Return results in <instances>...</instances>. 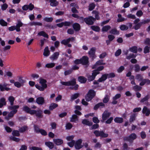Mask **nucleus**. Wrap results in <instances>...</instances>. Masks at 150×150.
<instances>
[{
	"label": "nucleus",
	"mask_w": 150,
	"mask_h": 150,
	"mask_svg": "<svg viewBox=\"0 0 150 150\" xmlns=\"http://www.w3.org/2000/svg\"><path fill=\"white\" fill-rule=\"evenodd\" d=\"M63 23L64 25L66 26H69L72 24V22L69 21H65L64 22H63Z\"/></svg>",
	"instance_id": "680f3d73"
},
{
	"label": "nucleus",
	"mask_w": 150,
	"mask_h": 150,
	"mask_svg": "<svg viewBox=\"0 0 150 150\" xmlns=\"http://www.w3.org/2000/svg\"><path fill=\"white\" fill-rule=\"evenodd\" d=\"M137 137V135L134 133L131 134L129 137H125L123 138L124 141H129L130 142H132L134 140L136 139Z\"/></svg>",
	"instance_id": "20e7f679"
},
{
	"label": "nucleus",
	"mask_w": 150,
	"mask_h": 150,
	"mask_svg": "<svg viewBox=\"0 0 150 150\" xmlns=\"http://www.w3.org/2000/svg\"><path fill=\"white\" fill-rule=\"evenodd\" d=\"M96 5L93 3L90 4L89 6L88 9L89 11L92 10L95 7Z\"/></svg>",
	"instance_id": "8fccbe9b"
},
{
	"label": "nucleus",
	"mask_w": 150,
	"mask_h": 150,
	"mask_svg": "<svg viewBox=\"0 0 150 150\" xmlns=\"http://www.w3.org/2000/svg\"><path fill=\"white\" fill-rule=\"evenodd\" d=\"M15 98L12 96H11L8 97V100L10 103V106H14V101L15 100Z\"/></svg>",
	"instance_id": "cd10ccee"
},
{
	"label": "nucleus",
	"mask_w": 150,
	"mask_h": 150,
	"mask_svg": "<svg viewBox=\"0 0 150 150\" xmlns=\"http://www.w3.org/2000/svg\"><path fill=\"white\" fill-rule=\"evenodd\" d=\"M100 73V72L97 71H93L92 75H88V80L90 81L93 80L97 74Z\"/></svg>",
	"instance_id": "1a4fd4ad"
},
{
	"label": "nucleus",
	"mask_w": 150,
	"mask_h": 150,
	"mask_svg": "<svg viewBox=\"0 0 150 150\" xmlns=\"http://www.w3.org/2000/svg\"><path fill=\"white\" fill-rule=\"evenodd\" d=\"M23 110L25 112L29 113L31 115H33L35 112V110H31L26 105L24 106L23 108Z\"/></svg>",
	"instance_id": "9d476101"
},
{
	"label": "nucleus",
	"mask_w": 150,
	"mask_h": 150,
	"mask_svg": "<svg viewBox=\"0 0 150 150\" xmlns=\"http://www.w3.org/2000/svg\"><path fill=\"white\" fill-rule=\"evenodd\" d=\"M23 23L21 22V21L20 20H18L17 23L16 24V31L17 32H19L21 31L20 27L23 26Z\"/></svg>",
	"instance_id": "6ab92c4d"
},
{
	"label": "nucleus",
	"mask_w": 150,
	"mask_h": 150,
	"mask_svg": "<svg viewBox=\"0 0 150 150\" xmlns=\"http://www.w3.org/2000/svg\"><path fill=\"white\" fill-rule=\"evenodd\" d=\"M8 5L6 4H4L1 6V9L4 11L6 9L8 8Z\"/></svg>",
	"instance_id": "774afa93"
},
{
	"label": "nucleus",
	"mask_w": 150,
	"mask_h": 150,
	"mask_svg": "<svg viewBox=\"0 0 150 150\" xmlns=\"http://www.w3.org/2000/svg\"><path fill=\"white\" fill-rule=\"evenodd\" d=\"M103 60H102L98 61L96 62V64L92 67V68L93 69H96L97 67L99 65L105 64V63H103Z\"/></svg>",
	"instance_id": "4be33fe9"
},
{
	"label": "nucleus",
	"mask_w": 150,
	"mask_h": 150,
	"mask_svg": "<svg viewBox=\"0 0 150 150\" xmlns=\"http://www.w3.org/2000/svg\"><path fill=\"white\" fill-rule=\"evenodd\" d=\"M10 139L16 142H18L20 140V139L19 138H16L13 136L10 137Z\"/></svg>",
	"instance_id": "69168bd1"
},
{
	"label": "nucleus",
	"mask_w": 150,
	"mask_h": 150,
	"mask_svg": "<svg viewBox=\"0 0 150 150\" xmlns=\"http://www.w3.org/2000/svg\"><path fill=\"white\" fill-rule=\"evenodd\" d=\"M137 47L134 46L130 48V50L134 53H137Z\"/></svg>",
	"instance_id": "de8ad7c7"
},
{
	"label": "nucleus",
	"mask_w": 150,
	"mask_h": 150,
	"mask_svg": "<svg viewBox=\"0 0 150 150\" xmlns=\"http://www.w3.org/2000/svg\"><path fill=\"white\" fill-rule=\"evenodd\" d=\"M111 113L107 110H105L103 113L102 115V120L101 121L104 122L111 115Z\"/></svg>",
	"instance_id": "0eeeda50"
},
{
	"label": "nucleus",
	"mask_w": 150,
	"mask_h": 150,
	"mask_svg": "<svg viewBox=\"0 0 150 150\" xmlns=\"http://www.w3.org/2000/svg\"><path fill=\"white\" fill-rule=\"evenodd\" d=\"M34 6L31 3L29 5H25L23 6L22 8L23 10L27 11L29 9L30 11H32L34 8Z\"/></svg>",
	"instance_id": "f8f14e48"
},
{
	"label": "nucleus",
	"mask_w": 150,
	"mask_h": 150,
	"mask_svg": "<svg viewBox=\"0 0 150 150\" xmlns=\"http://www.w3.org/2000/svg\"><path fill=\"white\" fill-rule=\"evenodd\" d=\"M135 71L136 72H138L139 71L140 69L139 65L136 64L134 66Z\"/></svg>",
	"instance_id": "052dcab7"
},
{
	"label": "nucleus",
	"mask_w": 150,
	"mask_h": 150,
	"mask_svg": "<svg viewBox=\"0 0 150 150\" xmlns=\"http://www.w3.org/2000/svg\"><path fill=\"white\" fill-rule=\"evenodd\" d=\"M91 28L93 30L96 32H99L100 30V28L98 26H92Z\"/></svg>",
	"instance_id": "09e8293b"
},
{
	"label": "nucleus",
	"mask_w": 150,
	"mask_h": 150,
	"mask_svg": "<svg viewBox=\"0 0 150 150\" xmlns=\"http://www.w3.org/2000/svg\"><path fill=\"white\" fill-rule=\"evenodd\" d=\"M136 79L139 81H142L143 79L142 76L140 74H137L135 77Z\"/></svg>",
	"instance_id": "c03bdc74"
},
{
	"label": "nucleus",
	"mask_w": 150,
	"mask_h": 150,
	"mask_svg": "<svg viewBox=\"0 0 150 150\" xmlns=\"http://www.w3.org/2000/svg\"><path fill=\"white\" fill-rule=\"evenodd\" d=\"M72 72V69H69L66 71L64 72V74L65 76H67L71 74Z\"/></svg>",
	"instance_id": "0e129e2a"
},
{
	"label": "nucleus",
	"mask_w": 150,
	"mask_h": 150,
	"mask_svg": "<svg viewBox=\"0 0 150 150\" xmlns=\"http://www.w3.org/2000/svg\"><path fill=\"white\" fill-rule=\"evenodd\" d=\"M114 121L116 123H121L123 122V119L122 117H117L114 119Z\"/></svg>",
	"instance_id": "c85d7f7f"
},
{
	"label": "nucleus",
	"mask_w": 150,
	"mask_h": 150,
	"mask_svg": "<svg viewBox=\"0 0 150 150\" xmlns=\"http://www.w3.org/2000/svg\"><path fill=\"white\" fill-rule=\"evenodd\" d=\"M93 133L96 137H100L102 138L107 137L108 136V134L105 133L103 131L95 130Z\"/></svg>",
	"instance_id": "39448f33"
},
{
	"label": "nucleus",
	"mask_w": 150,
	"mask_h": 150,
	"mask_svg": "<svg viewBox=\"0 0 150 150\" xmlns=\"http://www.w3.org/2000/svg\"><path fill=\"white\" fill-rule=\"evenodd\" d=\"M118 18L117 19V22H123L126 20V19L122 17V15L120 14H119L117 15Z\"/></svg>",
	"instance_id": "c9c22d12"
},
{
	"label": "nucleus",
	"mask_w": 150,
	"mask_h": 150,
	"mask_svg": "<svg viewBox=\"0 0 150 150\" xmlns=\"http://www.w3.org/2000/svg\"><path fill=\"white\" fill-rule=\"evenodd\" d=\"M53 20L52 17H45L44 18V20L47 22H51Z\"/></svg>",
	"instance_id": "3c124183"
},
{
	"label": "nucleus",
	"mask_w": 150,
	"mask_h": 150,
	"mask_svg": "<svg viewBox=\"0 0 150 150\" xmlns=\"http://www.w3.org/2000/svg\"><path fill=\"white\" fill-rule=\"evenodd\" d=\"M39 83L41 84V86L38 84H36V88L41 91H43L45 89L47 88V85L46 83L47 81L45 79L42 78L39 79Z\"/></svg>",
	"instance_id": "f03ea898"
},
{
	"label": "nucleus",
	"mask_w": 150,
	"mask_h": 150,
	"mask_svg": "<svg viewBox=\"0 0 150 150\" xmlns=\"http://www.w3.org/2000/svg\"><path fill=\"white\" fill-rule=\"evenodd\" d=\"M96 95V93L93 90L89 91L87 94L85 96V99L87 101H89L92 100Z\"/></svg>",
	"instance_id": "7ed1b4c3"
},
{
	"label": "nucleus",
	"mask_w": 150,
	"mask_h": 150,
	"mask_svg": "<svg viewBox=\"0 0 150 150\" xmlns=\"http://www.w3.org/2000/svg\"><path fill=\"white\" fill-rule=\"evenodd\" d=\"M136 56V55H135L133 54H130L129 56L126 57V59H129L131 58H135Z\"/></svg>",
	"instance_id": "bf43d9fd"
},
{
	"label": "nucleus",
	"mask_w": 150,
	"mask_h": 150,
	"mask_svg": "<svg viewBox=\"0 0 150 150\" xmlns=\"http://www.w3.org/2000/svg\"><path fill=\"white\" fill-rule=\"evenodd\" d=\"M145 84L147 85L150 84V80L148 79H144L142 80L139 85L141 86H143Z\"/></svg>",
	"instance_id": "aec40b11"
},
{
	"label": "nucleus",
	"mask_w": 150,
	"mask_h": 150,
	"mask_svg": "<svg viewBox=\"0 0 150 150\" xmlns=\"http://www.w3.org/2000/svg\"><path fill=\"white\" fill-rule=\"evenodd\" d=\"M111 27L110 26L107 25L103 26L102 29V30L103 32H107L108 30L111 28Z\"/></svg>",
	"instance_id": "4c0bfd02"
},
{
	"label": "nucleus",
	"mask_w": 150,
	"mask_h": 150,
	"mask_svg": "<svg viewBox=\"0 0 150 150\" xmlns=\"http://www.w3.org/2000/svg\"><path fill=\"white\" fill-rule=\"evenodd\" d=\"M128 28V27L125 25H121L120 26V29L122 30H127Z\"/></svg>",
	"instance_id": "a19ab883"
},
{
	"label": "nucleus",
	"mask_w": 150,
	"mask_h": 150,
	"mask_svg": "<svg viewBox=\"0 0 150 150\" xmlns=\"http://www.w3.org/2000/svg\"><path fill=\"white\" fill-rule=\"evenodd\" d=\"M53 142L57 145H60L63 143V140L60 139H54Z\"/></svg>",
	"instance_id": "393cba45"
},
{
	"label": "nucleus",
	"mask_w": 150,
	"mask_h": 150,
	"mask_svg": "<svg viewBox=\"0 0 150 150\" xmlns=\"http://www.w3.org/2000/svg\"><path fill=\"white\" fill-rule=\"evenodd\" d=\"M96 49L95 47H92L88 52L89 57L93 59L96 57L95 54Z\"/></svg>",
	"instance_id": "9b49d317"
},
{
	"label": "nucleus",
	"mask_w": 150,
	"mask_h": 150,
	"mask_svg": "<svg viewBox=\"0 0 150 150\" xmlns=\"http://www.w3.org/2000/svg\"><path fill=\"white\" fill-rule=\"evenodd\" d=\"M83 20H84L86 24L88 25H92L95 21V18L92 16H90L84 18H83Z\"/></svg>",
	"instance_id": "423d86ee"
},
{
	"label": "nucleus",
	"mask_w": 150,
	"mask_h": 150,
	"mask_svg": "<svg viewBox=\"0 0 150 150\" xmlns=\"http://www.w3.org/2000/svg\"><path fill=\"white\" fill-rule=\"evenodd\" d=\"M19 132V130H13L12 132V134L14 136L18 137L20 135Z\"/></svg>",
	"instance_id": "49530a36"
},
{
	"label": "nucleus",
	"mask_w": 150,
	"mask_h": 150,
	"mask_svg": "<svg viewBox=\"0 0 150 150\" xmlns=\"http://www.w3.org/2000/svg\"><path fill=\"white\" fill-rule=\"evenodd\" d=\"M29 148L30 150H42L41 148L36 146L30 147Z\"/></svg>",
	"instance_id": "603ef678"
},
{
	"label": "nucleus",
	"mask_w": 150,
	"mask_h": 150,
	"mask_svg": "<svg viewBox=\"0 0 150 150\" xmlns=\"http://www.w3.org/2000/svg\"><path fill=\"white\" fill-rule=\"evenodd\" d=\"M0 24L2 26H6L7 23L4 20L1 19L0 20Z\"/></svg>",
	"instance_id": "5fc2aeb1"
},
{
	"label": "nucleus",
	"mask_w": 150,
	"mask_h": 150,
	"mask_svg": "<svg viewBox=\"0 0 150 150\" xmlns=\"http://www.w3.org/2000/svg\"><path fill=\"white\" fill-rule=\"evenodd\" d=\"M57 106L58 105L57 104L52 103L50 104V106L49 109L50 110H52Z\"/></svg>",
	"instance_id": "ea45409f"
},
{
	"label": "nucleus",
	"mask_w": 150,
	"mask_h": 150,
	"mask_svg": "<svg viewBox=\"0 0 150 150\" xmlns=\"http://www.w3.org/2000/svg\"><path fill=\"white\" fill-rule=\"evenodd\" d=\"M50 54V52L49 50L48 47H46L44 49L43 55L45 56H48Z\"/></svg>",
	"instance_id": "c756f323"
},
{
	"label": "nucleus",
	"mask_w": 150,
	"mask_h": 150,
	"mask_svg": "<svg viewBox=\"0 0 150 150\" xmlns=\"http://www.w3.org/2000/svg\"><path fill=\"white\" fill-rule=\"evenodd\" d=\"M110 33L113 35H118L119 32L115 28L111 30L109 32Z\"/></svg>",
	"instance_id": "e433bc0d"
},
{
	"label": "nucleus",
	"mask_w": 150,
	"mask_h": 150,
	"mask_svg": "<svg viewBox=\"0 0 150 150\" xmlns=\"http://www.w3.org/2000/svg\"><path fill=\"white\" fill-rule=\"evenodd\" d=\"M59 55V53L58 52H56L50 56V58L53 60H55L58 58Z\"/></svg>",
	"instance_id": "5701e85b"
},
{
	"label": "nucleus",
	"mask_w": 150,
	"mask_h": 150,
	"mask_svg": "<svg viewBox=\"0 0 150 150\" xmlns=\"http://www.w3.org/2000/svg\"><path fill=\"white\" fill-rule=\"evenodd\" d=\"M55 64L54 63H51L47 64L45 65V67L49 68H50L53 67L55 66Z\"/></svg>",
	"instance_id": "37998d69"
},
{
	"label": "nucleus",
	"mask_w": 150,
	"mask_h": 150,
	"mask_svg": "<svg viewBox=\"0 0 150 150\" xmlns=\"http://www.w3.org/2000/svg\"><path fill=\"white\" fill-rule=\"evenodd\" d=\"M45 144L50 149H52L54 147V144L52 142H45Z\"/></svg>",
	"instance_id": "2f4dec72"
},
{
	"label": "nucleus",
	"mask_w": 150,
	"mask_h": 150,
	"mask_svg": "<svg viewBox=\"0 0 150 150\" xmlns=\"http://www.w3.org/2000/svg\"><path fill=\"white\" fill-rule=\"evenodd\" d=\"M150 96L149 95H147L145 96L144 98L140 100V102L141 103H144L146 101H147L148 100Z\"/></svg>",
	"instance_id": "a18cd8bd"
},
{
	"label": "nucleus",
	"mask_w": 150,
	"mask_h": 150,
	"mask_svg": "<svg viewBox=\"0 0 150 150\" xmlns=\"http://www.w3.org/2000/svg\"><path fill=\"white\" fill-rule=\"evenodd\" d=\"M76 80L75 79H73L71 81L67 82L61 81V84L65 86H73L76 84Z\"/></svg>",
	"instance_id": "6e6552de"
},
{
	"label": "nucleus",
	"mask_w": 150,
	"mask_h": 150,
	"mask_svg": "<svg viewBox=\"0 0 150 150\" xmlns=\"http://www.w3.org/2000/svg\"><path fill=\"white\" fill-rule=\"evenodd\" d=\"M19 82L23 86L24 85V83L25 82V81L24 80L22 77H20L19 78Z\"/></svg>",
	"instance_id": "338daca9"
},
{
	"label": "nucleus",
	"mask_w": 150,
	"mask_h": 150,
	"mask_svg": "<svg viewBox=\"0 0 150 150\" xmlns=\"http://www.w3.org/2000/svg\"><path fill=\"white\" fill-rule=\"evenodd\" d=\"M28 129V127L26 126H25L21 127L19 129V132L21 133H23Z\"/></svg>",
	"instance_id": "58836bf2"
},
{
	"label": "nucleus",
	"mask_w": 150,
	"mask_h": 150,
	"mask_svg": "<svg viewBox=\"0 0 150 150\" xmlns=\"http://www.w3.org/2000/svg\"><path fill=\"white\" fill-rule=\"evenodd\" d=\"M110 96L108 95H106L103 100L104 103H107L109 100Z\"/></svg>",
	"instance_id": "864d4df0"
},
{
	"label": "nucleus",
	"mask_w": 150,
	"mask_h": 150,
	"mask_svg": "<svg viewBox=\"0 0 150 150\" xmlns=\"http://www.w3.org/2000/svg\"><path fill=\"white\" fill-rule=\"evenodd\" d=\"M136 114L134 113H131L129 119V122L131 123L133 122L136 120Z\"/></svg>",
	"instance_id": "412c9836"
},
{
	"label": "nucleus",
	"mask_w": 150,
	"mask_h": 150,
	"mask_svg": "<svg viewBox=\"0 0 150 150\" xmlns=\"http://www.w3.org/2000/svg\"><path fill=\"white\" fill-rule=\"evenodd\" d=\"M142 87L138 85H136L133 87V89L136 91H140Z\"/></svg>",
	"instance_id": "13d9d810"
},
{
	"label": "nucleus",
	"mask_w": 150,
	"mask_h": 150,
	"mask_svg": "<svg viewBox=\"0 0 150 150\" xmlns=\"http://www.w3.org/2000/svg\"><path fill=\"white\" fill-rule=\"evenodd\" d=\"M50 5L52 6H56L58 4L57 0H50Z\"/></svg>",
	"instance_id": "f704fd0d"
},
{
	"label": "nucleus",
	"mask_w": 150,
	"mask_h": 150,
	"mask_svg": "<svg viewBox=\"0 0 150 150\" xmlns=\"http://www.w3.org/2000/svg\"><path fill=\"white\" fill-rule=\"evenodd\" d=\"M78 79L79 81L81 83H85L87 81L86 79L82 76H79Z\"/></svg>",
	"instance_id": "7c9ffc66"
},
{
	"label": "nucleus",
	"mask_w": 150,
	"mask_h": 150,
	"mask_svg": "<svg viewBox=\"0 0 150 150\" xmlns=\"http://www.w3.org/2000/svg\"><path fill=\"white\" fill-rule=\"evenodd\" d=\"M72 27L74 30L77 31H79L80 29V25L77 23H75L72 25Z\"/></svg>",
	"instance_id": "b1692460"
},
{
	"label": "nucleus",
	"mask_w": 150,
	"mask_h": 150,
	"mask_svg": "<svg viewBox=\"0 0 150 150\" xmlns=\"http://www.w3.org/2000/svg\"><path fill=\"white\" fill-rule=\"evenodd\" d=\"M81 64L83 65H86L88 63V58L87 56H83L81 59Z\"/></svg>",
	"instance_id": "dca6fc26"
},
{
	"label": "nucleus",
	"mask_w": 150,
	"mask_h": 150,
	"mask_svg": "<svg viewBox=\"0 0 150 150\" xmlns=\"http://www.w3.org/2000/svg\"><path fill=\"white\" fill-rule=\"evenodd\" d=\"M38 35L40 36H42L47 38H48L49 37L48 35L44 31L40 32L38 33Z\"/></svg>",
	"instance_id": "72a5a7b5"
},
{
	"label": "nucleus",
	"mask_w": 150,
	"mask_h": 150,
	"mask_svg": "<svg viewBox=\"0 0 150 150\" xmlns=\"http://www.w3.org/2000/svg\"><path fill=\"white\" fill-rule=\"evenodd\" d=\"M108 78L107 74H103L101 77L98 80V81L99 82H102V81L105 80Z\"/></svg>",
	"instance_id": "a878e982"
},
{
	"label": "nucleus",
	"mask_w": 150,
	"mask_h": 150,
	"mask_svg": "<svg viewBox=\"0 0 150 150\" xmlns=\"http://www.w3.org/2000/svg\"><path fill=\"white\" fill-rule=\"evenodd\" d=\"M78 120L77 116L76 115H73L70 118V122H75Z\"/></svg>",
	"instance_id": "473e14b6"
},
{
	"label": "nucleus",
	"mask_w": 150,
	"mask_h": 150,
	"mask_svg": "<svg viewBox=\"0 0 150 150\" xmlns=\"http://www.w3.org/2000/svg\"><path fill=\"white\" fill-rule=\"evenodd\" d=\"M82 124L89 126H91L93 125V122L88 120L86 119L82 120Z\"/></svg>",
	"instance_id": "bb28decb"
},
{
	"label": "nucleus",
	"mask_w": 150,
	"mask_h": 150,
	"mask_svg": "<svg viewBox=\"0 0 150 150\" xmlns=\"http://www.w3.org/2000/svg\"><path fill=\"white\" fill-rule=\"evenodd\" d=\"M36 103L39 105H43L45 103V100L43 97H39L36 100Z\"/></svg>",
	"instance_id": "2eb2a0df"
},
{
	"label": "nucleus",
	"mask_w": 150,
	"mask_h": 150,
	"mask_svg": "<svg viewBox=\"0 0 150 150\" xmlns=\"http://www.w3.org/2000/svg\"><path fill=\"white\" fill-rule=\"evenodd\" d=\"M93 13L95 14V19H96L98 20L100 19V17L98 16V12L95 11H93L92 12Z\"/></svg>",
	"instance_id": "4d7b16f0"
},
{
	"label": "nucleus",
	"mask_w": 150,
	"mask_h": 150,
	"mask_svg": "<svg viewBox=\"0 0 150 150\" xmlns=\"http://www.w3.org/2000/svg\"><path fill=\"white\" fill-rule=\"evenodd\" d=\"M19 107V105H14V106H8V109L10 110H12L8 114L7 116L5 117V119L8 120L10 118L13 117L14 115L17 112V109Z\"/></svg>",
	"instance_id": "f257e3e1"
},
{
	"label": "nucleus",
	"mask_w": 150,
	"mask_h": 150,
	"mask_svg": "<svg viewBox=\"0 0 150 150\" xmlns=\"http://www.w3.org/2000/svg\"><path fill=\"white\" fill-rule=\"evenodd\" d=\"M142 25V23L141 22H140L137 24H136V25L133 27V28L135 30H137L140 28Z\"/></svg>",
	"instance_id": "79ce46f5"
},
{
	"label": "nucleus",
	"mask_w": 150,
	"mask_h": 150,
	"mask_svg": "<svg viewBox=\"0 0 150 150\" xmlns=\"http://www.w3.org/2000/svg\"><path fill=\"white\" fill-rule=\"evenodd\" d=\"M72 16L74 18H76L78 19H79L81 20H83V17H80L77 14L75 13H73L72 14Z\"/></svg>",
	"instance_id": "e2e57ef3"
},
{
	"label": "nucleus",
	"mask_w": 150,
	"mask_h": 150,
	"mask_svg": "<svg viewBox=\"0 0 150 150\" xmlns=\"http://www.w3.org/2000/svg\"><path fill=\"white\" fill-rule=\"evenodd\" d=\"M42 111L41 110H39L37 111L35 110V112L34 113V114H35V115L37 117L39 118L42 117Z\"/></svg>",
	"instance_id": "f3484780"
},
{
	"label": "nucleus",
	"mask_w": 150,
	"mask_h": 150,
	"mask_svg": "<svg viewBox=\"0 0 150 150\" xmlns=\"http://www.w3.org/2000/svg\"><path fill=\"white\" fill-rule=\"evenodd\" d=\"M74 40V38L73 37L69 38L67 39L63 40L61 42V43L64 45H67L70 41H72Z\"/></svg>",
	"instance_id": "4468645a"
},
{
	"label": "nucleus",
	"mask_w": 150,
	"mask_h": 150,
	"mask_svg": "<svg viewBox=\"0 0 150 150\" xmlns=\"http://www.w3.org/2000/svg\"><path fill=\"white\" fill-rule=\"evenodd\" d=\"M82 140L80 139L76 141L74 144L75 148L77 149H79L81 148L83 146L81 145L82 143Z\"/></svg>",
	"instance_id": "ddd939ff"
},
{
	"label": "nucleus",
	"mask_w": 150,
	"mask_h": 150,
	"mask_svg": "<svg viewBox=\"0 0 150 150\" xmlns=\"http://www.w3.org/2000/svg\"><path fill=\"white\" fill-rule=\"evenodd\" d=\"M79 96V93H76L72 95L71 99L72 100H74L77 98Z\"/></svg>",
	"instance_id": "6e6d98bb"
},
{
	"label": "nucleus",
	"mask_w": 150,
	"mask_h": 150,
	"mask_svg": "<svg viewBox=\"0 0 150 150\" xmlns=\"http://www.w3.org/2000/svg\"><path fill=\"white\" fill-rule=\"evenodd\" d=\"M150 109L144 106L142 109V112L143 114H145L146 116H148L149 115Z\"/></svg>",
	"instance_id": "a211bd4d"
}]
</instances>
